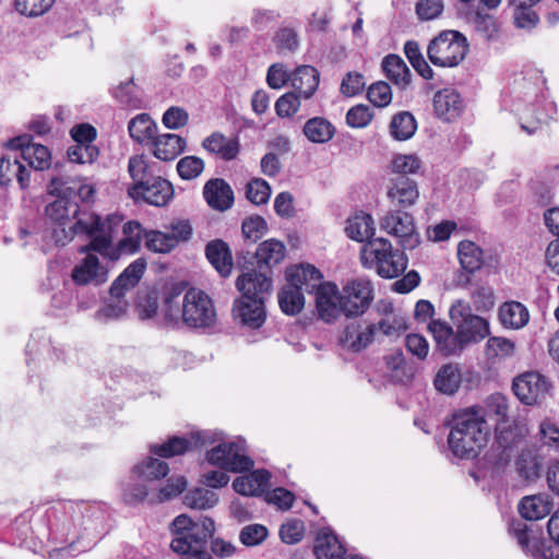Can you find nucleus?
<instances>
[{
  "instance_id": "f257e3e1",
  "label": "nucleus",
  "mask_w": 559,
  "mask_h": 559,
  "mask_svg": "<svg viewBox=\"0 0 559 559\" xmlns=\"http://www.w3.org/2000/svg\"><path fill=\"white\" fill-rule=\"evenodd\" d=\"M120 223L121 218L117 215H109L103 219L95 213L83 212L69 231L62 229L56 233V245L64 246L74 235L84 234L90 238V243L82 249L83 252L92 250L110 260H117L121 254L136 252L141 245V240L134 236H123L116 247L112 245Z\"/></svg>"
},
{
  "instance_id": "f03ea898",
  "label": "nucleus",
  "mask_w": 559,
  "mask_h": 559,
  "mask_svg": "<svg viewBox=\"0 0 559 559\" xmlns=\"http://www.w3.org/2000/svg\"><path fill=\"white\" fill-rule=\"evenodd\" d=\"M170 532L174 535L170 548L182 559H214L213 555L226 558L235 552L230 543L213 538L215 523L209 516L193 520L180 514L170 523Z\"/></svg>"
},
{
  "instance_id": "7ed1b4c3",
  "label": "nucleus",
  "mask_w": 559,
  "mask_h": 559,
  "mask_svg": "<svg viewBox=\"0 0 559 559\" xmlns=\"http://www.w3.org/2000/svg\"><path fill=\"white\" fill-rule=\"evenodd\" d=\"M164 321L167 325L185 324L190 329H209L216 323L213 300L203 290L182 284L165 286L163 290Z\"/></svg>"
},
{
  "instance_id": "20e7f679",
  "label": "nucleus",
  "mask_w": 559,
  "mask_h": 559,
  "mask_svg": "<svg viewBox=\"0 0 559 559\" xmlns=\"http://www.w3.org/2000/svg\"><path fill=\"white\" fill-rule=\"evenodd\" d=\"M62 171L52 174L48 192L57 197L53 202H50L45 207V215L55 224L61 226L59 229L53 230V239L56 240V233L64 229V225L71 218H76L80 214V205L78 200L82 203L91 204L95 201L96 189L91 185L86 178L70 175V171L62 167ZM74 224L72 225V227Z\"/></svg>"
},
{
  "instance_id": "39448f33",
  "label": "nucleus",
  "mask_w": 559,
  "mask_h": 559,
  "mask_svg": "<svg viewBox=\"0 0 559 559\" xmlns=\"http://www.w3.org/2000/svg\"><path fill=\"white\" fill-rule=\"evenodd\" d=\"M448 445L461 460H474L487 444L490 427L483 408H465L455 413L449 424Z\"/></svg>"
},
{
  "instance_id": "423d86ee",
  "label": "nucleus",
  "mask_w": 559,
  "mask_h": 559,
  "mask_svg": "<svg viewBox=\"0 0 559 559\" xmlns=\"http://www.w3.org/2000/svg\"><path fill=\"white\" fill-rule=\"evenodd\" d=\"M145 267V261L138 259L124 269L111 284L109 289L111 301L98 310L97 316L99 318L118 319L127 312L129 302L124 296L138 285Z\"/></svg>"
},
{
  "instance_id": "0eeeda50",
  "label": "nucleus",
  "mask_w": 559,
  "mask_h": 559,
  "mask_svg": "<svg viewBox=\"0 0 559 559\" xmlns=\"http://www.w3.org/2000/svg\"><path fill=\"white\" fill-rule=\"evenodd\" d=\"M320 271L313 265H300L293 271L287 272V283L278 293V305L281 310L288 316L299 313L305 305L304 292L307 293V286L317 281Z\"/></svg>"
},
{
  "instance_id": "6e6552de",
  "label": "nucleus",
  "mask_w": 559,
  "mask_h": 559,
  "mask_svg": "<svg viewBox=\"0 0 559 559\" xmlns=\"http://www.w3.org/2000/svg\"><path fill=\"white\" fill-rule=\"evenodd\" d=\"M468 52L466 37L459 31H442L430 40L427 56L436 67L453 68L459 66Z\"/></svg>"
},
{
  "instance_id": "1a4fd4ad",
  "label": "nucleus",
  "mask_w": 559,
  "mask_h": 559,
  "mask_svg": "<svg viewBox=\"0 0 559 559\" xmlns=\"http://www.w3.org/2000/svg\"><path fill=\"white\" fill-rule=\"evenodd\" d=\"M449 314L464 347L478 343L490 334L489 322L483 317L474 314L471 307L462 300H456L451 306Z\"/></svg>"
},
{
  "instance_id": "9d476101",
  "label": "nucleus",
  "mask_w": 559,
  "mask_h": 559,
  "mask_svg": "<svg viewBox=\"0 0 559 559\" xmlns=\"http://www.w3.org/2000/svg\"><path fill=\"white\" fill-rule=\"evenodd\" d=\"M206 460L210 464L231 473H243L253 467V461L246 454L241 440L221 442L206 452Z\"/></svg>"
},
{
  "instance_id": "9b49d317",
  "label": "nucleus",
  "mask_w": 559,
  "mask_h": 559,
  "mask_svg": "<svg viewBox=\"0 0 559 559\" xmlns=\"http://www.w3.org/2000/svg\"><path fill=\"white\" fill-rule=\"evenodd\" d=\"M307 293L316 295V309L321 320L326 323L335 321L342 313V294L335 283L322 282V274L307 286Z\"/></svg>"
},
{
  "instance_id": "f8f14e48",
  "label": "nucleus",
  "mask_w": 559,
  "mask_h": 559,
  "mask_svg": "<svg viewBox=\"0 0 559 559\" xmlns=\"http://www.w3.org/2000/svg\"><path fill=\"white\" fill-rule=\"evenodd\" d=\"M381 229L400 239L403 250H413L420 243L413 216L402 211H390L380 222Z\"/></svg>"
},
{
  "instance_id": "ddd939ff",
  "label": "nucleus",
  "mask_w": 559,
  "mask_h": 559,
  "mask_svg": "<svg viewBox=\"0 0 559 559\" xmlns=\"http://www.w3.org/2000/svg\"><path fill=\"white\" fill-rule=\"evenodd\" d=\"M342 294L343 310L346 317H359L364 314L373 300V288L370 281L356 278L349 281Z\"/></svg>"
},
{
  "instance_id": "4468645a",
  "label": "nucleus",
  "mask_w": 559,
  "mask_h": 559,
  "mask_svg": "<svg viewBox=\"0 0 559 559\" xmlns=\"http://www.w3.org/2000/svg\"><path fill=\"white\" fill-rule=\"evenodd\" d=\"M550 383L535 371L524 372L513 380L512 390L525 405H534L545 399Z\"/></svg>"
},
{
  "instance_id": "2eb2a0df",
  "label": "nucleus",
  "mask_w": 559,
  "mask_h": 559,
  "mask_svg": "<svg viewBox=\"0 0 559 559\" xmlns=\"http://www.w3.org/2000/svg\"><path fill=\"white\" fill-rule=\"evenodd\" d=\"M236 287L241 293L239 298L266 302L272 294L273 281L266 272L251 270L237 277Z\"/></svg>"
},
{
  "instance_id": "dca6fc26",
  "label": "nucleus",
  "mask_w": 559,
  "mask_h": 559,
  "mask_svg": "<svg viewBox=\"0 0 559 559\" xmlns=\"http://www.w3.org/2000/svg\"><path fill=\"white\" fill-rule=\"evenodd\" d=\"M231 314L238 325L250 330H258L266 320L265 302L236 298L233 304Z\"/></svg>"
},
{
  "instance_id": "f3484780",
  "label": "nucleus",
  "mask_w": 559,
  "mask_h": 559,
  "mask_svg": "<svg viewBox=\"0 0 559 559\" xmlns=\"http://www.w3.org/2000/svg\"><path fill=\"white\" fill-rule=\"evenodd\" d=\"M129 197L135 202L143 201L154 206H164L173 199L174 188L168 180L155 176L142 189H136Z\"/></svg>"
},
{
  "instance_id": "a211bd4d",
  "label": "nucleus",
  "mask_w": 559,
  "mask_h": 559,
  "mask_svg": "<svg viewBox=\"0 0 559 559\" xmlns=\"http://www.w3.org/2000/svg\"><path fill=\"white\" fill-rule=\"evenodd\" d=\"M32 136L28 134L11 139L8 145L13 150H20L21 157L34 169L44 170L50 166V153L41 144L31 143Z\"/></svg>"
},
{
  "instance_id": "6ab92c4d",
  "label": "nucleus",
  "mask_w": 559,
  "mask_h": 559,
  "mask_svg": "<svg viewBox=\"0 0 559 559\" xmlns=\"http://www.w3.org/2000/svg\"><path fill=\"white\" fill-rule=\"evenodd\" d=\"M427 328L433 336L436 348L443 356L460 355L465 349L461 338L457 337V331H454L449 323L431 320Z\"/></svg>"
},
{
  "instance_id": "aec40b11",
  "label": "nucleus",
  "mask_w": 559,
  "mask_h": 559,
  "mask_svg": "<svg viewBox=\"0 0 559 559\" xmlns=\"http://www.w3.org/2000/svg\"><path fill=\"white\" fill-rule=\"evenodd\" d=\"M72 280L76 285H102L108 278V271L94 254H87L72 270Z\"/></svg>"
},
{
  "instance_id": "412c9836",
  "label": "nucleus",
  "mask_w": 559,
  "mask_h": 559,
  "mask_svg": "<svg viewBox=\"0 0 559 559\" xmlns=\"http://www.w3.org/2000/svg\"><path fill=\"white\" fill-rule=\"evenodd\" d=\"M203 197L213 210L224 212L234 204V191L230 185L223 178H213L203 187Z\"/></svg>"
},
{
  "instance_id": "4be33fe9",
  "label": "nucleus",
  "mask_w": 559,
  "mask_h": 559,
  "mask_svg": "<svg viewBox=\"0 0 559 559\" xmlns=\"http://www.w3.org/2000/svg\"><path fill=\"white\" fill-rule=\"evenodd\" d=\"M207 439L209 437L206 432L192 433L190 439L175 436L160 445H152L151 452L160 457L181 455L193 447L198 448L204 445L207 442Z\"/></svg>"
},
{
  "instance_id": "5701e85b",
  "label": "nucleus",
  "mask_w": 559,
  "mask_h": 559,
  "mask_svg": "<svg viewBox=\"0 0 559 559\" xmlns=\"http://www.w3.org/2000/svg\"><path fill=\"white\" fill-rule=\"evenodd\" d=\"M386 194L392 203L400 207H408L419 198V190L415 180L408 176H399L390 179Z\"/></svg>"
},
{
  "instance_id": "b1692460",
  "label": "nucleus",
  "mask_w": 559,
  "mask_h": 559,
  "mask_svg": "<svg viewBox=\"0 0 559 559\" xmlns=\"http://www.w3.org/2000/svg\"><path fill=\"white\" fill-rule=\"evenodd\" d=\"M463 108V99L454 88L440 90L433 96L435 114L444 121L457 118Z\"/></svg>"
},
{
  "instance_id": "393cba45",
  "label": "nucleus",
  "mask_w": 559,
  "mask_h": 559,
  "mask_svg": "<svg viewBox=\"0 0 559 559\" xmlns=\"http://www.w3.org/2000/svg\"><path fill=\"white\" fill-rule=\"evenodd\" d=\"M205 255L211 265L222 277H228L233 270V254L229 246L222 239H214L206 243Z\"/></svg>"
},
{
  "instance_id": "a878e982",
  "label": "nucleus",
  "mask_w": 559,
  "mask_h": 559,
  "mask_svg": "<svg viewBox=\"0 0 559 559\" xmlns=\"http://www.w3.org/2000/svg\"><path fill=\"white\" fill-rule=\"evenodd\" d=\"M285 245L275 238L262 241L254 253L259 270L269 271L270 273L273 266L280 264L285 259Z\"/></svg>"
},
{
  "instance_id": "bb28decb",
  "label": "nucleus",
  "mask_w": 559,
  "mask_h": 559,
  "mask_svg": "<svg viewBox=\"0 0 559 559\" xmlns=\"http://www.w3.org/2000/svg\"><path fill=\"white\" fill-rule=\"evenodd\" d=\"M203 148L207 152L219 156L224 160L235 159L240 152L239 139L226 138L219 132H214L202 142Z\"/></svg>"
},
{
  "instance_id": "cd10ccee",
  "label": "nucleus",
  "mask_w": 559,
  "mask_h": 559,
  "mask_svg": "<svg viewBox=\"0 0 559 559\" xmlns=\"http://www.w3.org/2000/svg\"><path fill=\"white\" fill-rule=\"evenodd\" d=\"M313 552L317 559H344L348 556L337 536L329 530L318 533Z\"/></svg>"
},
{
  "instance_id": "c85d7f7f",
  "label": "nucleus",
  "mask_w": 559,
  "mask_h": 559,
  "mask_svg": "<svg viewBox=\"0 0 559 559\" xmlns=\"http://www.w3.org/2000/svg\"><path fill=\"white\" fill-rule=\"evenodd\" d=\"M382 70L388 80L397 88L406 90L412 80V73L405 61L397 55L390 53L385 56L381 63Z\"/></svg>"
},
{
  "instance_id": "c756f323",
  "label": "nucleus",
  "mask_w": 559,
  "mask_h": 559,
  "mask_svg": "<svg viewBox=\"0 0 559 559\" xmlns=\"http://www.w3.org/2000/svg\"><path fill=\"white\" fill-rule=\"evenodd\" d=\"M376 331L377 324H369L361 331L360 324L350 323L344 329L340 342L354 352H360L373 341Z\"/></svg>"
},
{
  "instance_id": "7c9ffc66",
  "label": "nucleus",
  "mask_w": 559,
  "mask_h": 559,
  "mask_svg": "<svg viewBox=\"0 0 559 559\" xmlns=\"http://www.w3.org/2000/svg\"><path fill=\"white\" fill-rule=\"evenodd\" d=\"M153 154L156 158L169 162L185 151L186 140L178 134L166 133L156 136L153 141Z\"/></svg>"
},
{
  "instance_id": "2f4dec72",
  "label": "nucleus",
  "mask_w": 559,
  "mask_h": 559,
  "mask_svg": "<svg viewBox=\"0 0 559 559\" xmlns=\"http://www.w3.org/2000/svg\"><path fill=\"white\" fill-rule=\"evenodd\" d=\"M498 317L504 328L519 330L530 320L527 308L520 301H506L499 307Z\"/></svg>"
},
{
  "instance_id": "473e14b6",
  "label": "nucleus",
  "mask_w": 559,
  "mask_h": 559,
  "mask_svg": "<svg viewBox=\"0 0 559 559\" xmlns=\"http://www.w3.org/2000/svg\"><path fill=\"white\" fill-rule=\"evenodd\" d=\"M393 249L390 240L379 237L369 239L360 250L361 264L367 269L377 270L380 262Z\"/></svg>"
},
{
  "instance_id": "72a5a7b5",
  "label": "nucleus",
  "mask_w": 559,
  "mask_h": 559,
  "mask_svg": "<svg viewBox=\"0 0 559 559\" xmlns=\"http://www.w3.org/2000/svg\"><path fill=\"white\" fill-rule=\"evenodd\" d=\"M292 85L305 98H310L319 85V72L311 66L298 67L292 73Z\"/></svg>"
},
{
  "instance_id": "f704fd0d",
  "label": "nucleus",
  "mask_w": 559,
  "mask_h": 559,
  "mask_svg": "<svg viewBox=\"0 0 559 559\" xmlns=\"http://www.w3.org/2000/svg\"><path fill=\"white\" fill-rule=\"evenodd\" d=\"M516 471L526 480L537 479L543 471V457L536 449H523L515 462Z\"/></svg>"
},
{
  "instance_id": "c9c22d12",
  "label": "nucleus",
  "mask_w": 559,
  "mask_h": 559,
  "mask_svg": "<svg viewBox=\"0 0 559 559\" xmlns=\"http://www.w3.org/2000/svg\"><path fill=\"white\" fill-rule=\"evenodd\" d=\"M509 435H512V431L500 430L497 436V444H493L486 453L487 461L495 467H503L511 461L512 445L515 440L514 438L509 439Z\"/></svg>"
},
{
  "instance_id": "e433bc0d",
  "label": "nucleus",
  "mask_w": 559,
  "mask_h": 559,
  "mask_svg": "<svg viewBox=\"0 0 559 559\" xmlns=\"http://www.w3.org/2000/svg\"><path fill=\"white\" fill-rule=\"evenodd\" d=\"M462 374L455 364L443 365L433 379V385L442 394L453 395L460 388Z\"/></svg>"
},
{
  "instance_id": "4c0bfd02",
  "label": "nucleus",
  "mask_w": 559,
  "mask_h": 559,
  "mask_svg": "<svg viewBox=\"0 0 559 559\" xmlns=\"http://www.w3.org/2000/svg\"><path fill=\"white\" fill-rule=\"evenodd\" d=\"M302 132L311 143L323 144L332 140L335 128L328 119L313 117L306 121Z\"/></svg>"
},
{
  "instance_id": "58836bf2",
  "label": "nucleus",
  "mask_w": 559,
  "mask_h": 559,
  "mask_svg": "<svg viewBox=\"0 0 559 559\" xmlns=\"http://www.w3.org/2000/svg\"><path fill=\"white\" fill-rule=\"evenodd\" d=\"M99 154L98 148L94 144H74L68 148L67 155L69 160L64 164H56L53 174L62 171L66 167L72 175V163L86 164L93 163Z\"/></svg>"
},
{
  "instance_id": "ea45409f",
  "label": "nucleus",
  "mask_w": 559,
  "mask_h": 559,
  "mask_svg": "<svg viewBox=\"0 0 559 559\" xmlns=\"http://www.w3.org/2000/svg\"><path fill=\"white\" fill-rule=\"evenodd\" d=\"M551 508L548 498L542 495L526 496L519 503L520 514L530 521H536L548 515Z\"/></svg>"
},
{
  "instance_id": "a19ab883",
  "label": "nucleus",
  "mask_w": 559,
  "mask_h": 559,
  "mask_svg": "<svg viewBox=\"0 0 559 559\" xmlns=\"http://www.w3.org/2000/svg\"><path fill=\"white\" fill-rule=\"evenodd\" d=\"M408 265V258L404 251L392 249L390 254L380 262L376 272L383 278H395L404 273Z\"/></svg>"
},
{
  "instance_id": "79ce46f5",
  "label": "nucleus",
  "mask_w": 559,
  "mask_h": 559,
  "mask_svg": "<svg viewBox=\"0 0 559 559\" xmlns=\"http://www.w3.org/2000/svg\"><path fill=\"white\" fill-rule=\"evenodd\" d=\"M128 130L132 140L143 144L156 138L157 126L147 114H140L130 120Z\"/></svg>"
},
{
  "instance_id": "37998d69",
  "label": "nucleus",
  "mask_w": 559,
  "mask_h": 559,
  "mask_svg": "<svg viewBox=\"0 0 559 559\" xmlns=\"http://www.w3.org/2000/svg\"><path fill=\"white\" fill-rule=\"evenodd\" d=\"M457 255L463 270L467 273L478 271L483 263V250L471 240H463L457 246Z\"/></svg>"
},
{
  "instance_id": "c03bdc74",
  "label": "nucleus",
  "mask_w": 559,
  "mask_h": 559,
  "mask_svg": "<svg viewBox=\"0 0 559 559\" xmlns=\"http://www.w3.org/2000/svg\"><path fill=\"white\" fill-rule=\"evenodd\" d=\"M345 231L353 240L359 242L365 240L368 241L374 234L373 219L371 215L360 213L348 218Z\"/></svg>"
},
{
  "instance_id": "a18cd8bd",
  "label": "nucleus",
  "mask_w": 559,
  "mask_h": 559,
  "mask_svg": "<svg viewBox=\"0 0 559 559\" xmlns=\"http://www.w3.org/2000/svg\"><path fill=\"white\" fill-rule=\"evenodd\" d=\"M128 170L130 177L133 180V185L128 189V194L135 191L136 189H142L144 185L150 182L151 178L155 177L152 167L148 165L143 155H135L130 157L128 163Z\"/></svg>"
},
{
  "instance_id": "49530a36",
  "label": "nucleus",
  "mask_w": 559,
  "mask_h": 559,
  "mask_svg": "<svg viewBox=\"0 0 559 559\" xmlns=\"http://www.w3.org/2000/svg\"><path fill=\"white\" fill-rule=\"evenodd\" d=\"M417 129L415 117L409 111H400L390 122V134L397 141L411 139Z\"/></svg>"
},
{
  "instance_id": "de8ad7c7",
  "label": "nucleus",
  "mask_w": 559,
  "mask_h": 559,
  "mask_svg": "<svg viewBox=\"0 0 559 559\" xmlns=\"http://www.w3.org/2000/svg\"><path fill=\"white\" fill-rule=\"evenodd\" d=\"M112 95L117 102L130 108L140 109L144 105L141 90L134 84L133 79L121 82L114 90Z\"/></svg>"
},
{
  "instance_id": "09e8293b",
  "label": "nucleus",
  "mask_w": 559,
  "mask_h": 559,
  "mask_svg": "<svg viewBox=\"0 0 559 559\" xmlns=\"http://www.w3.org/2000/svg\"><path fill=\"white\" fill-rule=\"evenodd\" d=\"M218 502V496L207 488H194L183 497V503L191 509L206 510Z\"/></svg>"
},
{
  "instance_id": "8fccbe9b",
  "label": "nucleus",
  "mask_w": 559,
  "mask_h": 559,
  "mask_svg": "<svg viewBox=\"0 0 559 559\" xmlns=\"http://www.w3.org/2000/svg\"><path fill=\"white\" fill-rule=\"evenodd\" d=\"M133 472L145 480H157L167 476L169 467L167 463L154 457H146L142 463L133 467Z\"/></svg>"
},
{
  "instance_id": "3c124183",
  "label": "nucleus",
  "mask_w": 559,
  "mask_h": 559,
  "mask_svg": "<svg viewBox=\"0 0 559 559\" xmlns=\"http://www.w3.org/2000/svg\"><path fill=\"white\" fill-rule=\"evenodd\" d=\"M13 168L14 176L22 189L28 187L29 183V171L28 169L19 160V156L15 155L13 160L10 157L0 158V185H8L11 181V177L7 176L2 173V168Z\"/></svg>"
},
{
  "instance_id": "603ef678",
  "label": "nucleus",
  "mask_w": 559,
  "mask_h": 559,
  "mask_svg": "<svg viewBox=\"0 0 559 559\" xmlns=\"http://www.w3.org/2000/svg\"><path fill=\"white\" fill-rule=\"evenodd\" d=\"M135 306L142 320L154 317L158 309L157 292L154 289L140 290L136 296Z\"/></svg>"
},
{
  "instance_id": "864d4df0",
  "label": "nucleus",
  "mask_w": 559,
  "mask_h": 559,
  "mask_svg": "<svg viewBox=\"0 0 559 559\" xmlns=\"http://www.w3.org/2000/svg\"><path fill=\"white\" fill-rule=\"evenodd\" d=\"M392 173L394 177L417 174L423 163L420 158L414 154H399L392 160Z\"/></svg>"
},
{
  "instance_id": "5fc2aeb1",
  "label": "nucleus",
  "mask_w": 559,
  "mask_h": 559,
  "mask_svg": "<svg viewBox=\"0 0 559 559\" xmlns=\"http://www.w3.org/2000/svg\"><path fill=\"white\" fill-rule=\"evenodd\" d=\"M144 236L147 249L154 252L167 253L177 247L176 238L171 237L167 231L151 230L145 233Z\"/></svg>"
},
{
  "instance_id": "6e6d98bb",
  "label": "nucleus",
  "mask_w": 559,
  "mask_h": 559,
  "mask_svg": "<svg viewBox=\"0 0 559 559\" xmlns=\"http://www.w3.org/2000/svg\"><path fill=\"white\" fill-rule=\"evenodd\" d=\"M269 230L266 221L260 215H252L243 219L241 233L246 240L257 242Z\"/></svg>"
},
{
  "instance_id": "4d7b16f0",
  "label": "nucleus",
  "mask_w": 559,
  "mask_h": 559,
  "mask_svg": "<svg viewBox=\"0 0 559 559\" xmlns=\"http://www.w3.org/2000/svg\"><path fill=\"white\" fill-rule=\"evenodd\" d=\"M56 0H14V9L24 16L37 17L45 14Z\"/></svg>"
},
{
  "instance_id": "13d9d810",
  "label": "nucleus",
  "mask_w": 559,
  "mask_h": 559,
  "mask_svg": "<svg viewBox=\"0 0 559 559\" xmlns=\"http://www.w3.org/2000/svg\"><path fill=\"white\" fill-rule=\"evenodd\" d=\"M246 197L255 205L265 204L271 197V187L264 179H252L246 186Z\"/></svg>"
},
{
  "instance_id": "bf43d9fd",
  "label": "nucleus",
  "mask_w": 559,
  "mask_h": 559,
  "mask_svg": "<svg viewBox=\"0 0 559 559\" xmlns=\"http://www.w3.org/2000/svg\"><path fill=\"white\" fill-rule=\"evenodd\" d=\"M204 170V162L198 156H185L177 163V171L181 179L192 180Z\"/></svg>"
},
{
  "instance_id": "052dcab7",
  "label": "nucleus",
  "mask_w": 559,
  "mask_h": 559,
  "mask_svg": "<svg viewBox=\"0 0 559 559\" xmlns=\"http://www.w3.org/2000/svg\"><path fill=\"white\" fill-rule=\"evenodd\" d=\"M369 102L376 107H385L392 100V90L389 83L378 81L371 84L367 91Z\"/></svg>"
},
{
  "instance_id": "680f3d73",
  "label": "nucleus",
  "mask_w": 559,
  "mask_h": 559,
  "mask_svg": "<svg viewBox=\"0 0 559 559\" xmlns=\"http://www.w3.org/2000/svg\"><path fill=\"white\" fill-rule=\"evenodd\" d=\"M269 532L262 524H250L245 526L239 534L240 542L248 547L258 546L265 540Z\"/></svg>"
},
{
  "instance_id": "e2e57ef3",
  "label": "nucleus",
  "mask_w": 559,
  "mask_h": 559,
  "mask_svg": "<svg viewBox=\"0 0 559 559\" xmlns=\"http://www.w3.org/2000/svg\"><path fill=\"white\" fill-rule=\"evenodd\" d=\"M533 7L531 4L514 7L513 17L516 27L532 29L538 24L539 17Z\"/></svg>"
},
{
  "instance_id": "0e129e2a",
  "label": "nucleus",
  "mask_w": 559,
  "mask_h": 559,
  "mask_svg": "<svg viewBox=\"0 0 559 559\" xmlns=\"http://www.w3.org/2000/svg\"><path fill=\"white\" fill-rule=\"evenodd\" d=\"M487 354L490 357L506 358L513 355L514 343L506 337L491 336L487 341Z\"/></svg>"
},
{
  "instance_id": "69168bd1",
  "label": "nucleus",
  "mask_w": 559,
  "mask_h": 559,
  "mask_svg": "<svg viewBox=\"0 0 559 559\" xmlns=\"http://www.w3.org/2000/svg\"><path fill=\"white\" fill-rule=\"evenodd\" d=\"M305 526L300 520H290L281 525L280 537L283 543L294 545L304 537Z\"/></svg>"
},
{
  "instance_id": "338daca9",
  "label": "nucleus",
  "mask_w": 559,
  "mask_h": 559,
  "mask_svg": "<svg viewBox=\"0 0 559 559\" xmlns=\"http://www.w3.org/2000/svg\"><path fill=\"white\" fill-rule=\"evenodd\" d=\"M373 114L367 105H356L346 114V122L352 128H365L372 120Z\"/></svg>"
},
{
  "instance_id": "774afa93",
  "label": "nucleus",
  "mask_w": 559,
  "mask_h": 559,
  "mask_svg": "<svg viewBox=\"0 0 559 559\" xmlns=\"http://www.w3.org/2000/svg\"><path fill=\"white\" fill-rule=\"evenodd\" d=\"M547 531L554 544L545 550L544 555L548 559H559V510L549 519Z\"/></svg>"
}]
</instances>
